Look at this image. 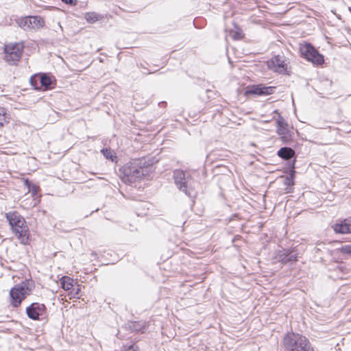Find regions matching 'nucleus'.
Segmentation results:
<instances>
[{"label": "nucleus", "mask_w": 351, "mask_h": 351, "mask_svg": "<svg viewBox=\"0 0 351 351\" xmlns=\"http://www.w3.org/2000/svg\"><path fill=\"white\" fill-rule=\"evenodd\" d=\"M152 171V166L145 158L136 159L123 167V180L132 183L147 176Z\"/></svg>", "instance_id": "f257e3e1"}, {"label": "nucleus", "mask_w": 351, "mask_h": 351, "mask_svg": "<svg viewBox=\"0 0 351 351\" xmlns=\"http://www.w3.org/2000/svg\"><path fill=\"white\" fill-rule=\"evenodd\" d=\"M6 218L20 243L23 245L29 244V229L24 218L16 213H7Z\"/></svg>", "instance_id": "f03ea898"}, {"label": "nucleus", "mask_w": 351, "mask_h": 351, "mask_svg": "<svg viewBox=\"0 0 351 351\" xmlns=\"http://www.w3.org/2000/svg\"><path fill=\"white\" fill-rule=\"evenodd\" d=\"M282 344L285 349L289 351H313L308 340L299 334H287Z\"/></svg>", "instance_id": "7ed1b4c3"}, {"label": "nucleus", "mask_w": 351, "mask_h": 351, "mask_svg": "<svg viewBox=\"0 0 351 351\" xmlns=\"http://www.w3.org/2000/svg\"><path fill=\"white\" fill-rule=\"evenodd\" d=\"M31 289L25 282L17 285L10 291V303L14 307H18L23 300L29 295Z\"/></svg>", "instance_id": "20e7f679"}, {"label": "nucleus", "mask_w": 351, "mask_h": 351, "mask_svg": "<svg viewBox=\"0 0 351 351\" xmlns=\"http://www.w3.org/2000/svg\"><path fill=\"white\" fill-rule=\"evenodd\" d=\"M16 23L24 30H37L44 27L45 21L39 16H29L19 18Z\"/></svg>", "instance_id": "39448f33"}, {"label": "nucleus", "mask_w": 351, "mask_h": 351, "mask_svg": "<svg viewBox=\"0 0 351 351\" xmlns=\"http://www.w3.org/2000/svg\"><path fill=\"white\" fill-rule=\"evenodd\" d=\"M23 45L21 43H11L4 47L5 59L10 64H15L21 58Z\"/></svg>", "instance_id": "423d86ee"}, {"label": "nucleus", "mask_w": 351, "mask_h": 351, "mask_svg": "<svg viewBox=\"0 0 351 351\" xmlns=\"http://www.w3.org/2000/svg\"><path fill=\"white\" fill-rule=\"evenodd\" d=\"M300 51L302 56L314 64H321L324 62L323 56L310 44H301Z\"/></svg>", "instance_id": "0eeeda50"}, {"label": "nucleus", "mask_w": 351, "mask_h": 351, "mask_svg": "<svg viewBox=\"0 0 351 351\" xmlns=\"http://www.w3.org/2000/svg\"><path fill=\"white\" fill-rule=\"evenodd\" d=\"M276 133L284 143H288L292 140V132L288 123L280 114L276 120Z\"/></svg>", "instance_id": "6e6552de"}, {"label": "nucleus", "mask_w": 351, "mask_h": 351, "mask_svg": "<svg viewBox=\"0 0 351 351\" xmlns=\"http://www.w3.org/2000/svg\"><path fill=\"white\" fill-rule=\"evenodd\" d=\"M30 83L36 90H45L51 88V78L46 74L36 75L30 78Z\"/></svg>", "instance_id": "1a4fd4ad"}, {"label": "nucleus", "mask_w": 351, "mask_h": 351, "mask_svg": "<svg viewBox=\"0 0 351 351\" xmlns=\"http://www.w3.org/2000/svg\"><path fill=\"white\" fill-rule=\"evenodd\" d=\"M267 65L271 70L280 73H284L287 71V64L285 62L283 56H274L267 62Z\"/></svg>", "instance_id": "9d476101"}, {"label": "nucleus", "mask_w": 351, "mask_h": 351, "mask_svg": "<svg viewBox=\"0 0 351 351\" xmlns=\"http://www.w3.org/2000/svg\"><path fill=\"white\" fill-rule=\"evenodd\" d=\"M46 308L43 304L33 303L26 309L27 316L34 320L39 319L40 315H44Z\"/></svg>", "instance_id": "9b49d317"}, {"label": "nucleus", "mask_w": 351, "mask_h": 351, "mask_svg": "<svg viewBox=\"0 0 351 351\" xmlns=\"http://www.w3.org/2000/svg\"><path fill=\"white\" fill-rule=\"evenodd\" d=\"M173 178L178 188L186 194L188 178L186 176V173L181 170H176L173 173Z\"/></svg>", "instance_id": "f8f14e48"}, {"label": "nucleus", "mask_w": 351, "mask_h": 351, "mask_svg": "<svg viewBox=\"0 0 351 351\" xmlns=\"http://www.w3.org/2000/svg\"><path fill=\"white\" fill-rule=\"evenodd\" d=\"M274 87L264 86L261 84L248 87L245 95H267L273 93Z\"/></svg>", "instance_id": "ddd939ff"}, {"label": "nucleus", "mask_w": 351, "mask_h": 351, "mask_svg": "<svg viewBox=\"0 0 351 351\" xmlns=\"http://www.w3.org/2000/svg\"><path fill=\"white\" fill-rule=\"evenodd\" d=\"M335 232L341 234L351 233V222L348 219L341 221L333 226Z\"/></svg>", "instance_id": "4468645a"}, {"label": "nucleus", "mask_w": 351, "mask_h": 351, "mask_svg": "<svg viewBox=\"0 0 351 351\" xmlns=\"http://www.w3.org/2000/svg\"><path fill=\"white\" fill-rule=\"evenodd\" d=\"M277 258L279 259L282 263H287L289 262H295L297 261V256L293 252H288L286 250L280 251L277 255Z\"/></svg>", "instance_id": "2eb2a0df"}, {"label": "nucleus", "mask_w": 351, "mask_h": 351, "mask_svg": "<svg viewBox=\"0 0 351 351\" xmlns=\"http://www.w3.org/2000/svg\"><path fill=\"white\" fill-rule=\"evenodd\" d=\"M295 154V152L290 147H282L278 152V156L285 160H289Z\"/></svg>", "instance_id": "dca6fc26"}, {"label": "nucleus", "mask_w": 351, "mask_h": 351, "mask_svg": "<svg viewBox=\"0 0 351 351\" xmlns=\"http://www.w3.org/2000/svg\"><path fill=\"white\" fill-rule=\"evenodd\" d=\"M73 280L69 276H63L60 279V284L65 291L70 290L73 287Z\"/></svg>", "instance_id": "f3484780"}, {"label": "nucleus", "mask_w": 351, "mask_h": 351, "mask_svg": "<svg viewBox=\"0 0 351 351\" xmlns=\"http://www.w3.org/2000/svg\"><path fill=\"white\" fill-rule=\"evenodd\" d=\"M85 19L88 23H93L101 19V16L95 12H88L85 15Z\"/></svg>", "instance_id": "a211bd4d"}, {"label": "nucleus", "mask_w": 351, "mask_h": 351, "mask_svg": "<svg viewBox=\"0 0 351 351\" xmlns=\"http://www.w3.org/2000/svg\"><path fill=\"white\" fill-rule=\"evenodd\" d=\"M25 185L27 187L28 191L31 192L32 195L34 196L37 194L38 187L33 184H32L29 180H24Z\"/></svg>", "instance_id": "6ab92c4d"}, {"label": "nucleus", "mask_w": 351, "mask_h": 351, "mask_svg": "<svg viewBox=\"0 0 351 351\" xmlns=\"http://www.w3.org/2000/svg\"><path fill=\"white\" fill-rule=\"evenodd\" d=\"M101 152L107 159H110L112 161H114L115 159L117 158V156H115L114 151L111 149H103L101 150Z\"/></svg>", "instance_id": "aec40b11"}, {"label": "nucleus", "mask_w": 351, "mask_h": 351, "mask_svg": "<svg viewBox=\"0 0 351 351\" xmlns=\"http://www.w3.org/2000/svg\"><path fill=\"white\" fill-rule=\"evenodd\" d=\"M7 122L8 121L5 110L1 108L0 109V127H3Z\"/></svg>", "instance_id": "412c9836"}, {"label": "nucleus", "mask_w": 351, "mask_h": 351, "mask_svg": "<svg viewBox=\"0 0 351 351\" xmlns=\"http://www.w3.org/2000/svg\"><path fill=\"white\" fill-rule=\"evenodd\" d=\"M339 252L351 256V245H346L338 249Z\"/></svg>", "instance_id": "4be33fe9"}, {"label": "nucleus", "mask_w": 351, "mask_h": 351, "mask_svg": "<svg viewBox=\"0 0 351 351\" xmlns=\"http://www.w3.org/2000/svg\"><path fill=\"white\" fill-rule=\"evenodd\" d=\"M80 292V289L77 287V289H73L72 291L69 293V295H71L70 298H79V293Z\"/></svg>", "instance_id": "5701e85b"}, {"label": "nucleus", "mask_w": 351, "mask_h": 351, "mask_svg": "<svg viewBox=\"0 0 351 351\" xmlns=\"http://www.w3.org/2000/svg\"><path fill=\"white\" fill-rule=\"evenodd\" d=\"M62 1L63 2H64L65 3L70 4V5H75V2H76L75 0H62Z\"/></svg>", "instance_id": "b1692460"}, {"label": "nucleus", "mask_w": 351, "mask_h": 351, "mask_svg": "<svg viewBox=\"0 0 351 351\" xmlns=\"http://www.w3.org/2000/svg\"><path fill=\"white\" fill-rule=\"evenodd\" d=\"M233 38L234 39H239L241 38V33H235L234 35H233Z\"/></svg>", "instance_id": "393cba45"}, {"label": "nucleus", "mask_w": 351, "mask_h": 351, "mask_svg": "<svg viewBox=\"0 0 351 351\" xmlns=\"http://www.w3.org/2000/svg\"><path fill=\"white\" fill-rule=\"evenodd\" d=\"M128 351H138V348L134 346L130 347Z\"/></svg>", "instance_id": "a878e982"}]
</instances>
